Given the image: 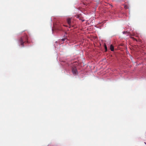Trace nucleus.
<instances>
[{
  "instance_id": "obj_9",
  "label": "nucleus",
  "mask_w": 146,
  "mask_h": 146,
  "mask_svg": "<svg viewBox=\"0 0 146 146\" xmlns=\"http://www.w3.org/2000/svg\"><path fill=\"white\" fill-rule=\"evenodd\" d=\"M144 143L146 145V143L144 142Z\"/></svg>"
},
{
  "instance_id": "obj_8",
  "label": "nucleus",
  "mask_w": 146,
  "mask_h": 146,
  "mask_svg": "<svg viewBox=\"0 0 146 146\" xmlns=\"http://www.w3.org/2000/svg\"><path fill=\"white\" fill-rule=\"evenodd\" d=\"M131 38H133V40H136V41H137V40L136 39H135V38H134V37H131Z\"/></svg>"
},
{
  "instance_id": "obj_5",
  "label": "nucleus",
  "mask_w": 146,
  "mask_h": 146,
  "mask_svg": "<svg viewBox=\"0 0 146 146\" xmlns=\"http://www.w3.org/2000/svg\"><path fill=\"white\" fill-rule=\"evenodd\" d=\"M104 47L105 50V52H106L107 50V48L106 46V44H105L104 45Z\"/></svg>"
},
{
  "instance_id": "obj_1",
  "label": "nucleus",
  "mask_w": 146,
  "mask_h": 146,
  "mask_svg": "<svg viewBox=\"0 0 146 146\" xmlns=\"http://www.w3.org/2000/svg\"><path fill=\"white\" fill-rule=\"evenodd\" d=\"M28 38L27 35H25V36L21 37L19 39V43L23 47L24 46V43L26 41H27Z\"/></svg>"
},
{
  "instance_id": "obj_4",
  "label": "nucleus",
  "mask_w": 146,
  "mask_h": 146,
  "mask_svg": "<svg viewBox=\"0 0 146 146\" xmlns=\"http://www.w3.org/2000/svg\"><path fill=\"white\" fill-rule=\"evenodd\" d=\"M110 49H111V51H114V47L113 46V45H110Z\"/></svg>"
},
{
  "instance_id": "obj_2",
  "label": "nucleus",
  "mask_w": 146,
  "mask_h": 146,
  "mask_svg": "<svg viewBox=\"0 0 146 146\" xmlns=\"http://www.w3.org/2000/svg\"><path fill=\"white\" fill-rule=\"evenodd\" d=\"M72 71L73 74L74 75H76L78 73V72L75 67H73L72 68Z\"/></svg>"
},
{
  "instance_id": "obj_6",
  "label": "nucleus",
  "mask_w": 146,
  "mask_h": 146,
  "mask_svg": "<svg viewBox=\"0 0 146 146\" xmlns=\"http://www.w3.org/2000/svg\"><path fill=\"white\" fill-rule=\"evenodd\" d=\"M124 7L125 9H127L128 8V7L127 6V5H124Z\"/></svg>"
},
{
  "instance_id": "obj_3",
  "label": "nucleus",
  "mask_w": 146,
  "mask_h": 146,
  "mask_svg": "<svg viewBox=\"0 0 146 146\" xmlns=\"http://www.w3.org/2000/svg\"><path fill=\"white\" fill-rule=\"evenodd\" d=\"M71 18H68L67 19V22L68 24L70 26V27L72 26V25H71Z\"/></svg>"
},
{
  "instance_id": "obj_7",
  "label": "nucleus",
  "mask_w": 146,
  "mask_h": 146,
  "mask_svg": "<svg viewBox=\"0 0 146 146\" xmlns=\"http://www.w3.org/2000/svg\"><path fill=\"white\" fill-rule=\"evenodd\" d=\"M66 38H62L61 39V40L62 41H64L65 39H66Z\"/></svg>"
}]
</instances>
